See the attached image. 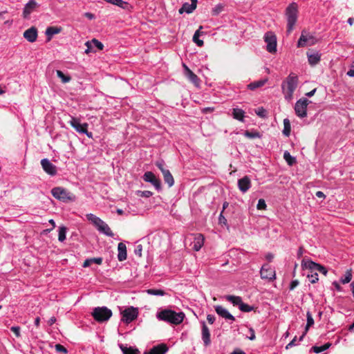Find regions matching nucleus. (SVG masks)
Here are the masks:
<instances>
[{
    "label": "nucleus",
    "instance_id": "nucleus-1",
    "mask_svg": "<svg viewBox=\"0 0 354 354\" xmlns=\"http://www.w3.org/2000/svg\"><path fill=\"white\" fill-rule=\"evenodd\" d=\"M298 76L293 73H291L282 82L281 88L286 100H292L293 93L298 86Z\"/></svg>",
    "mask_w": 354,
    "mask_h": 354
},
{
    "label": "nucleus",
    "instance_id": "nucleus-2",
    "mask_svg": "<svg viewBox=\"0 0 354 354\" xmlns=\"http://www.w3.org/2000/svg\"><path fill=\"white\" fill-rule=\"evenodd\" d=\"M157 318L160 320L178 325L183 322L185 314L182 312L176 313L172 310L165 309L157 314Z\"/></svg>",
    "mask_w": 354,
    "mask_h": 354
},
{
    "label": "nucleus",
    "instance_id": "nucleus-3",
    "mask_svg": "<svg viewBox=\"0 0 354 354\" xmlns=\"http://www.w3.org/2000/svg\"><path fill=\"white\" fill-rule=\"evenodd\" d=\"M286 15L287 17V32L290 34L297 22L298 17V6L296 3H290L286 9Z\"/></svg>",
    "mask_w": 354,
    "mask_h": 354
},
{
    "label": "nucleus",
    "instance_id": "nucleus-4",
    "mask_svg": "<svg viewBox=\"0 0 354 354\" xmlns=\"http://www.w3.org/2000/svg\"><path fill=\"white\" fill-rule=\"evenodd\" d=\"M94 319L100 323L108 321L112 316V311L107 307H96L91 313Z\"/></svg>",
    "mask_w": 354,
    "mask_h": 354
},
{
    "label": "nucleus",
    "instance_id": "nucleus-5",
    "mask_svg": "<svg viewBox=\"0 0 354 354\" xmlns=\"http://www.w3.org/2000/svg\"><path fill=\"white\" fill-rule=\"evenodd\" d=\"M51 194L55 198L63 202L74 201L75 200V195L63 187H54L51 190Z\"/></svg>",
    "mask_w": 354,
    "mask_h": 354
},
{
    "label": "nucleus",
    "instance_id": "nucleus-6",
    "mask_svg": "<svg viewBox=\"0 0 354 354\" xmlns=\"http://www.w3.org/2000/svg\"><path fill=\"white\" fill-rule=\"evenodd\" d=\"M71 126L75 129L80 133H85L88 138L92 137V133L88 131V124L80 122V120L77 118L71 117V120L68 122Z\"/></svg>",
    "mask_w": 354,
    "mask_h": 354
},
{
    "label": "nucleus",
    "instance_id": "nucleus-7",
    "mask_svg": "<svg viewBox=\"0 0 354 354\" xmlns=\"http://www.w3.org/2000/svg\"><path fill=\"white\" fill-rule=\"evenodd\" d=\"M310 102L306 98L299 99L295 104V111L296 115L299 118H304L307 115V106Z\"/></svg>",
    "mask_w": 354,
    "mask_h": 354
},
{
    "label": "nucleus",
    "instance_id": "nucleus-8",
    "mask_svg": "<svg viewBox=\"0 0 354 354\" xmlns=\"http://www.w3.org/2000/svg\"><path fill=\"white\" fill-rule=\"evenodd\" d=\"M317 41V39L313 35L308 34L306 30H303L297 42V47L312 46L316 44Z\"/></svg>",
    "mask_w": 354,
    "mask_h": 354
},
{
    "label": "nucleus",
    "instance_id": "nucleus-9",
    "mask_svg": "<svg viewBox=\"0 0 354 354\" xmlns=\"http://www.w3.org/2000/svg\"><path fill=\"white\" fill-rule=\"evenodd\" d=\"M122 315V321L126 324H129L138 317V308L131 306L124 310Z\"/></svg>",
    "mask_w": 354,
    "mask_h": 354
},
{
    "label": "nucleus",
    "instance_id": "nucleus-10",
    "mask_svg": "<svg viewBox=\"0 0 354 354\" xmlns=\"http://www.w3.org/2000/svg\"><path fill=\"white\" fill-rule=\"evenodd\" d=\"M302 266L306 269H308L310 271V272H319L325 276L328 272L327 269L324 266L317 263H315L312 261H308L305 262L303 261Z\"/></svg>",
    "mask_w": 354,
    "mask_h": 354
},
{
    "label": "nucleus",
    "instance_id": "nucleus-11",
    "mask_svg": "<svg viewBox=\"0 0 354 354\" xmlns=\"http://www.w3.org/2000/svg\"><path fill=\"white\" fill-rule=\"evenodd\" d=\"M264 40L267 44V50L274 53L277 51V38L272 32H267L264 36Z\"/></svg>",
    "mask_w": 354,
    "mask_h": 354
},
{
    "label": "nucleus",
    "instance_id": "nucleus-12",
    "mask_svg": "<svg viewBox=\"0 0 354 354\" xmlns=\"http://www.w3.org/2000/svg\"><path fill=\"white\" fill-rule=\"evenodd\" d=\"M143 180L151 183L157 190H160L162 188L160 180L151 171L145 172L143 176Z\"/></svg>",
    "mask_w": 354,
    "mask_h": 354
},
{
    "label": "nucleus",
    "instance_id": "nucleus-13",
    "mask_svg": "<svg viewBox=\"0 0 354 354\" xmlns=\"http://www.w3.org/2000/svg\"><path fill=\"white\" fill-rule=\"evenodd\" d=\"M260 274L263 279L272 281L275 279V271L268 264L262 266Z\"/></svg>",
    "mask_w": 354,
    "mask_h": 354
},
{
    "label": "nucleus",
    "instance_id": "nucleus-14",
    "mask_svg": "<svg viewBox=\"0 0 354 354\" xmlns=\"http://www.w3.org/2000/svg\"><path fill=\"white\" fill-rule=\"evenodd\" d=\"M41 165L44 171L50 175L55 176L57 174V167L50 162L47 158H44L41 160Z\"/></svg>",
    "mask_w": 354,
    "mask_h": 354
},
{
    "label": "nucleus",
    "instance_id": "nucleus-15",
    "mask_svg": "<svg viewBox=\"0 0 354 354\" xmlns=\"http://www.w3.org/2000/svg\"><path fill=\"white\" fill-rule=\"evenodd\" d=\"M38 7L37 3L35 0H30L24 6L23 17L28 19L30 15Z\"/></svg>",
    "mask_w": 354,
    "mask_h": 354
},
{
    "label": "nucleus",
    "instance_id": "nucleus-16",
    "mask_svg": "<svg viewBox=\"0 0 354 354\" xmlns=\"http://www.w3.org/2000/svg\"><path fill=\"white\" fill-rule=\"evenodd\" d=\"M23 35L28 41L32 43L37 40L38 36L37 29L35 27L32 26L25 30Z\"/></svg>",
    "mask_w": 354,
    "mask_h": 354
},
{
    "label": "nucleus",
    "instance_id": "nucleus-17",
    "mask_svg": "<svg viewBox=\"0 0 354 354\" xmlns=\"http://www.w3.org/2000/svg\"><path fill=\"white\" fill-rule=\"evenodd\" d=\"M214 309L216 313L221 316V317L229 319L231 321H234L235 318L234 317L231 315L227 309H225L224 307L220 305H217L214 306Z\"/></svg>",
    "mask_w": 354,
    "mask_h": 354
},
{
    "label": "nucleus",
    "instance_id": "nucleus-18",
    "mask_svg": "<svg viewBox=\"0 0 354 354\" xmlns=\"http://www.w3.org/2000/svg\"><path fill=\"white\" fill-rule=\"evenodd\" d=\"M168 349L167 344L162 343L152 347L149 352H145L144 354H165Z\"/></svg>",
    "mask_w": 354,
    "mask_h": 354
},
{
    "label": "nucleus",
    "instance_id": "nucleus-19",
    "mask_svg": "<svg viewBox=\"0 0 354 354\" xmlns=\"http://www.w3.org/2000/svg\"><path fill=\"white\" fill-rule=\"evenodd\" d=\"M198 0H191V3H185L179 10V13L182 14L184 12L187 13H192L197 6Z\"/></svg>",
    "mask_w": 354,
    "mask_h": 354
},
{
    "label": "nucleus",
    "instance_id": "nucleus-20",
    "mask_svg": "<svg viewBox=\"0 0 354 354\" xmlns=\"http://www.w3.org/2000/svg\"><path fill=\"white\" fill-rule=\"evenodd\" d=\"M251 181L248 176H245L238 180L239 189L242 192H246L250 187Z\"/></svg>",
    "mask_w": 354,
    "mask_h": 354
},
{
    "label": "nucleus",
    "instance_id": "nucleus-21",
    "mask_svg": "<svg viewBox=\"0 0 354 354\" xmlns=\"http://www.w3.org/2000/svg\"><path fill=\"white\" fill-rule=\"evenodd\" d=\"M202 339L205 346H208L211 343L210 332L204 322L202 323Z\"/></svg>",
    "mask_w": 354,
    "mask_h": 354
},
{
    "label": "nucleus",
    "instance_id": "nucleus-22",
    "mask_svg": "<svg viewBox=\"0 0 354 354\" xmlns=\"http://www.w3.org/2000/svg\"><path fill=\"white\" fill-rule=\"evenodd\" d=\"M118 259L120 261H122L127 259V246L123 243H119L118 245Z\"/></svg>",
    "mask_w": 354,
    "mask_h": 354
},
{
    "label": "nucleus",
    "instance_id": "nucleus-23",
    "mask_svg": "<svg viewBox=\"0 0 354 354\" xmlns=\"http://www.w3.org/2000/svg\"><path fill=\"white\" fill-rule=\"evenodd\" d=\"M308 62L311 66L317 64L320 61L321 55L318 52H314L312 53H307Z\"/></svg>",
    "mask_w": 354,
    "mask_h": 354
},
{
    "label": "nucleus",
    "instance_id": "nucleus-24",
    "mask_svg": "<svg viewBox=\"0 0 354 354\" xmlns=\"http://www.w3.org/2000/svg\"><path fill=\"white\" fill-rule=\"evenodd\" d=\"M186 77L189 80L193 83L196 86H198L200 80L198 76L194 74L189 68H187V73H185Z\"/></svg>",
    "mask_w": 354,
    "mask_h": 354
},
{
    "label": "nucleus",
    "instance_id": "nucleus-25",
    "mask_svg": "<svg viewBox=\"0 0 354 354\" xmlns=\"http://www.w3.org/2000/svg\"><path fill=\"white\" fill-rule=\"evenodd\" d=\"M204 244V236L201 234H198L195 238L194 241V246L193 249L195 251H199L200 249Z\"/></svg>",
    "mask_w": 354,
    "mask_h": 354
},
{
    "label": "nucleus",
    "instance_id": "nucleus-26",
    "mask_svg": "<svg viewBox=\"0 0 354 354\" xmlns=\"http://www.w3.org/2000/svg\"><path fill=\"white\" fill-rule=\"evenodd\" d=\"M162 174L165 183H167L169 187L173 186L174 184V179L170 171L166 169L165 170H163Z\"/></svg>",
    "mask_w": 354,
    "mask_h": 354
},
{
    "label": "nucleus",
    "instance_id": "nucleus-27",
    "mask_svg": "<svg viewBox=\"0 0 354 354\" xmlns=\"http://www.w3.org/2000/svg\"><path fill=\"white\" fill-rule=\"evenodd\" d=\"M120 348L122 351L123 354H140V351L137 348L127 347L123 344H120Z\"/></svg>",
    "mask_w": 354,
    "mask_h": 354
},
{
    "label": "nucleus",
    "instance_id": "nucleus-28",
    "mask_svg": "<svg viewBox=\"0 0 354 354\" xmlns=\"http://www.w3.org/2000/svg\"><path fill=\"white\" fill-rule=\"evenodd\" d=\"M203 28V26H201L195 32L194 36H193V41L194 43L197 44V46L201 47L203 46L204 42L203 40L199 39V37L203 34V32H201V29Z\"/></svg>",
    "mask_w": 354,
    "mask_h": 354
},
{
    "label": "nucleus",
    "instance_id": "nucleus-29",
    "mask_svg": "<svg viewBox=\"0 0 354 354\" xmlns=\"http://www.w3.org/2000/svg\"><path fill=\"white\" fill-rule=\"evenodd\" d=\"M98 230L100 232H101L102 233L106 234L108 236L113 237L114 236V234L111 231V228L109 227V225L105 222H104L101 225V226L98 229Z\"/></svg>",
    "mask_w": 354,
    "mask_h": 354
},
{
    "label": "nucleus",
    "instance_id": "nucleus-30",
    "mask_svg": "<svg viewBox=\"0 0 354 354\" xmlns=\"http://www.w3.org/2000/svg\"><path fill=\"white\" fill-rule=\"evenodd\" d=\"M60 30V28L54 26L47 28V29L46 30V35L48 37V41H50L51 39V37L53 35L59 33Z\"/></svg>",
    "mask_w": 354,
    "mask_h": 354
},
{
    "label": "nucleus",
    "instance_id": "nucleus-31",
    "mask_svg": "<svg viewBox=\"0 0 354 354\" xmlns=\"http://www.w3.org/2000/svg\"><path fill=\"white\" fill-rule=\"evenodd\" d=\"M95 263L98 265H101L102 263V258H91L86 259L83 263V267L86 268L90 266L92 263Z\"/></svg>",
    "mask_w": 354,
    "mask_h": 354
},
{
    "label": "nucleus",
    "instance_id": "nucleus-32",
    "mask_svg": "<svg viewBox=\"0 0 354 354\" xmlns=\"http://www.w3.org/2000/svg\"><path fill=\"white\" fill-rule=\"evenodd\" d=\"M245 112L240 109H233L232 110V115L233 118L236 120L243 121L244 118Z\"/></svg>",
    "mask_w": 354,
    "mask_h": 354
},
{
    "label": "nucleus",
    "instance_id": "nucleus-33",
    "mask_svg": "<svg viewBox=\"0 0 354 354\" xmlns=\"http://www.w3.org/2000/svg\"><path fill=\"white\" fill-rule=\"evenodd\" d=\"M226 299L228 301H230L233 304L234 306H240L241 304L242 303L241 297L239 296H234V295H227L226 296Z\"/></svg>",
    "mask_w": 354,
    "mask_h": 354
},
{
    "label": "nucleus",
    "instance_id": "nucleus-34",
    "mask_svg": "<svg viewBox=\"0 0 354 354\" xmlns=\"http://www.w3.org/2000/svg\"><path fill=\"white\" fill-rule=\"evenodd\" d=\"M266 82H267L266 79L253 82H251L250 84H249L248 85V87L250 90H254L257 88L263 86L266 84Z\"/></svg>",
    "mask_w": 354,
    "mask_h": 354
},
{
    "label": "nucleus",
    "instance_id": "nucleus-35",
    "mask_svg": "<svg viewBox=\"0 0 354 354\" xmlns=\"http://www.w3.org/2000/svg\"><path fill=\"white\" fill-rule=\"evenodd\" d=\"M291 126L290 120L288 118L283 120V134L286 137H288L290 134Z\"/></svg>",
    "mask_w": 354,
    "mask_h": 354
},
{
    "label": "nucleus",
    "instance_id": "nucleus-36",
    "mask_svg": "<svg viewBox=\"0 0 354 354\" xmlns=\"http://www.w3.org/2000/svg\"><path fill=\"white\" fill-rule=\"evenodd\" d=\"M283 158L286 161L288 165L292 166L296 163V158L290 155V153L286 151L283 153Z\"/></svg>",
    "mask_w": 354,
    "mask_h": 354
},
{
    "label": "nucleus",
    "instance_id": "nucleus-37",
    "mask_svg": "<svg viewBox=\"0 0 354 354\" xmlns=\"http://www.w3.org/2000/svg\"><path fill=\"white\" fill-rule=\"evenodd\" d=\"M306 317H307V324H306L305 329H306V333H308L309 328L314 324V319H313L312 314L309 311H308L306 313Z\"/></svg>",
    "mask_w": 354,
    "mask_h": 354
},
{
    "label": "nucleus",
    "instance_id": "nucleus-38",
    "mask_svg": "<svg viewBox=\"0 0 354 354\" xmlns=\"http://www.w3.org/2000/svg\"><path fill=\"white\" fill-rule=\"evenodd\" d=\"M147 292L149 295H156V296H163L166 294L163 290L153 289V288L147 290Z\"/></svg>",
    "mask_w": 354,
    "mask_h": 354
},
{
    "label": "nucleus",
    "instance_id": "nucleus-39",
    "mask_svg": "<svg viewBox=\"0 0 354 354\" xmlns=\"http://www.w3.org/2000/svg\"><path fill=\"white\" fill-rule=\"evenodd\" d=\"M56 73L57 75L62 80L63 83H68L71 80L70 76L64 75V73L59 70H57Z\"/></svg>",
    "mask_w": 354,
    "mask_h": 354
},
{
    "label": "nucleus",
    "instance_id": "nucleus-40",
    "mask_svg": "<svg viewBox=\"0 0 354 354\" xmlns=\"http://www.w3.org/2000/svg\"><path fill=\"white\" fill-rule=\"evenodd\" d=\"M66 227L64 226L60 227L59 230L58 240L61 242L66 239Z\"/></svg>",
    "mask_w": 354,
    "mask_h": 354
},
{
    "label": "nucleus",
    "instance_id": "nucleus-41",
    "mask_svg": "<svg viewBox=\"0 0 354 354\" xmlns=\"http://www.w3.org/2000/svg\"><path fill=\"white\" fill-rule=\"evenodd\" d=\"M244 135L245 137L252 139L256 138H260L261 134L259 132L254 131H245L244 133Z\"/></svg>",
    "mask_w": 354,
    "mask_h": 354
},
{
    "label": "nucleus",
    "instance_id": "nucleus-42",
    "mask_svg": "<svg viewBox=\"0 0 354 354\" xmlns=\"http://www.w3.org/2000/svg\"><path fill=\"white\" fill-rule=\"evenodd\" d=\"M256 114L261 118H265L267 117V111L263 107H259L255 109Z\"/></svg>",
    "mask_w": 354,
    "mask_h": 354
},
{
    "label": "nucleus",
    "instance_id": "nucleus-43",
    "mask_svg": "<svg viewBox=\"0 0 354 354\" xmlns=\"http://www.w3.org/2000/svg\"><path fill=\"white\" fill-rule=\"evenodd\" d=\"M352 279V274L351 270H347L344 274V277L341 279V282L344 284L349 283Z\"/></svg>",
    "mask_w": 354,
    "mask_h": 354
},
{
    "label": "nucleus",
    "instance_id": "nucleus-44",
    "mask_svg": "<svg viewBox=\"0 0 354 354\" xmlns=\"http://www.w3.org/2000/svg\"><path fill=\"white\" fill-rule=\"evenodd\" d=\"M307 277L309 279L310 283H315L319 280L318 274L317 272H310V274H308Z\"/></svg>",
    "mask_w": 354,
    "mask_h": 354
},
{
    "label": "nucleus",
    "instance_id": "nucleus-45",
    "mask_svg": "<svg viewBox=\"0 0 354 354\" xmlns=\"http://www.w3.org/2000/svg\"><path fill=\"white\" fill-rule=\"evenodd\" d=\"M223 10V6L222 4L216 5L212 10V15H218Z\"/></svg>",
    "mask_w": 354,
    "mask_h": 354
},
{
    "label": "nucleus",
    "instance_id": "nucleus-46",
    "mask_svg": "<svg viewBox=\"0 0 354 354\" xmlns=\"http://www.w3.org/2000/svg\"><path fill=\"white\" fill-rule=\"evenodd\" d=\"M239 309L243 312H250L252 310L253 307L242 301L239 306Z\"/></svg>",
    "mask_w": 354,
    "mask_h": 354
},
{
    "label": "nucleus",
    "instance_id": "nucleus-47",
    "mask_svg": "<svg viewBox=\"0 0 354 354\" xmlns=\"http://www.w3.org/2000/svg\"><path fill=\"white\" fill-rule=\"evenodd\" d=\"M55 349L57 353H62L64 354H66L68 353V350L64 346L59 344H57L55 345Z\"/></svg>",
    "mask_w": 354,
    "mask_h": 354
},
{
    "label": "nucleus",
    "instance_id": "nucleus-48",
    "mask_svg": "<svg viewBox=\"0 0 354 354\" xmlns=\"http://www.w3.org/2000/svg\"><path fill=\"white\" fill-rule=\"evenodd\" d=\"M267 207V205L264 199H259L258 201V204L257 205V208L259 210H265Z\"/></svg>",
    "mask_w": 354,
    "mask_h": 354
},
{
    "label": "nucleus",
    "instance_id": "nucleus-49",
    "mask_svg": "<svg viewBox=\"0 0 354 354\" xmlns=\"http://www.w3.org/2000/svg\"><path fill=\"white\" fill-rule=\"evenodd\" d=\"M118 1H120V2H115L114 5H116L118 6H119L123 9H126V10H128L129 8V7H131L127 2L123 1L122 0H118Z\"/></svg>",
    "mask_w": 354,
    "mask_h": 354
},
{
    "label": "nucleus",
    "instance_id": "nucleus-50",
    "mask_svg": "<svg viewBox=\"0 0 354 354\" xmlns=\"http://www.w3.org/2000/svg\"><path fill=\"white\" fill-rule=\"evenodd\" d=\"M85 45L86 46V49L85 50V53L88 54L89 53L93 51V45L91 41H88L86 42Z\"/></svg>",
    "mask_w": 354,
    "mask_h": 354
},
{
    "label": "nucleus",
    "instance_id": "nucleus-51",
    "mask_svg": "<svg viewBox=\"0 0 354 354\" xmlns=\"http://www.w3.org/2000/svg\"><path fill=\"white\" fill-rule=\"evenodd\" d=\"M92 43H93V45L96 47L97 48H98L99 50H102L103 48H104V45L102 44V42L99 41L97 39H92Z\"/></svg>",
    "mask_w": 354,
    "mask_h": 354
},
{
    "label": "nucleus",
    "instance_id": "nucleus-52",
    "mask_svg": "<svg viewBox=\"0 0 354 354\" xmlns=\"http://www.w3.org/2000/svg\"><path fill=\"white\" fill-rule=\"evenodd\" d=\"M138 193L140 196L146 197V198H149V197L151 196L153 194L152 192L150 191H138Z\"/></svg>",
    "mask_w": 354,
    "mask_h": 354
},
{
    "label": "nucleus",
    "instance_id": "nucleus-53",
    "mask_svg": "<svg viewBox=\"0 0 354 354\" xmlns=\"http://www.w3.org/2000/svg\"><path fill=\"white\" fill-rule=\"evenodd\" d=\"M20 327L19 326H12L10 328V330L12 332L14 333V334L16 335V337H19L21 336L20 334Z\"/></svg>",
    "mask_w": 354,
    "mask_h": 354
},
{
    "label": "nucleus",
    "instance_id": "nucleus-54",
    "mask_svg": "<svg viewBox=\"0 0 354 354\" xmlns=\"http://www.w3.org/2000/svg\"><path fill=\"white\" fill-rule=\"evenodd\" d=\"M310 352H313L315 353H319L323 352L322 346H313L311 347Z\"/></svg>",
    "mask_w": 354,
    "mask_h": 354
},
{
    "label": "nucleus",
    "instance_id": "nucleus-55",
    "mask_svg": "<svg viewBox=\"0 0 354 354\" xmlns=\"http://www.w3.org/2000/svg\"><path fill=\"white\" fill-rule=\"evenodd\" d=\"M86 218L89 221L94 223L95 221H97L98 217L93 214H86Z\"/></svg>",
    "mask_w": 354,
    "mask_h": 354
},
{
    "label": "nucleus",
    "instance_id": "nucleus-56",
    "mask_svg": "<svg viewBox=\"0 0 354 354\" xmlns=\"http://www.w3.org/2000/svg\"><path fill=\"white\" fill-rule=\"evenodd\" d=\"M156 166L161 171V172L163 171V170H165L166 169L164 168V162L163 161H158L156 162Z\"/></svg>",
    "mask_w": 354,
    "mask_h": 354
},
{
    "label": "nucleus",
    "instance_id": "nucleus-57",
    "mask_svg": "<svg viewBox=\"0 0 354 354\" xmlns=\"http://www.w3.org/2000/svg\"><path fill=\"white\" fill-rule=\"evenodd\" d=\"M249 332L250 333V335L248 337V338L250 340H254L256 339L254 330L252 328H249Z\"/></svg>",
    "mask_w": 354,
    "mask_h": 354
},
{
    "label": "nucleus",
    "instance_id": "nucleus-58",
    "mask_svg": "<svg viewBox=\"0 0 354 354\" xmlns=\"http://www.w3.org/2000/svg\"><path fill=\"white\" fill-rule=\"evenodd\" d=\"M207 320L209 322V324H212L215 321V317L212 315H207Z\"/></svg>",
    "mask_w": 354,
    "mask_h": 354
},
{
    "label": "nucleus",
    "instance_id": "nucleus-59",
    "mask_svg": "<svg viewBox=\"0 0 354 354\" xmlns=\"http://www.w3.org/2000/svg\"><path fill=\"white\" fill-rule=\"evenodd\" d=\"M103 223H104V221L98 217L97 218V221H95L93 224L95 225V226L97 227V228L98 230Z\"/></svg>",
    "mask_w": 354,
    "mask_h": 354
},
{
    "label": "nucleus",
    "instance_id": "nucleus-60",
    "mask_svg": "<svg viewBox=\"0 0 354 354\" xmlns=\"http://www.w3.org/2000/svg\"><path fill=\"white\" fill-rule=\"evenodd\" d=\"M219 223L220 224L226 225L227 219L223 216L222 213H221L219 216Z\"/></svg>",
    "mask_w": 354,
    "mask_h": 354
},
{
    "label": "nucleus",
    "instance_id": "nucleus-61",
    "mask_svg": "<svg viewBox=\"0 0 354 354\" xmlns=\"http://www.w3.org/2000/svg\"><path fill=\"white\" fill-rule=\"evenodd\" d=\"M299 284V281L297 280H294L291 282L290 285V289L293 290L295 288H296Z\"/></svg>",
    "mask_w": 354,
    "mask_h": 354
},
{
    "label": "nucleus",
    "instance_id": "nucleus-62",
    "mask_svg": "<svg viewBox=\"0 0 354 354\" xmlns=\"http://www.w3.org/2000/svg\"><path fill=\"white\" fill-rule=\"evenodd\" d=\"M297 340V337L295 336L293 339L289 343L287 344L286 348V349H288L290 347H292L295 344V342Z\"/></svg>",
    "mask_w": 354,
    "mask_h": 354
},
{
    "label": "nucleus",
    "instance_id": "nucleus-63",
    "mask_svg": "<svg viewBox=\"0 0 354 354\" xmlns=\"http://www.w3.org/2000/svg\"><path fill=\"white\" fill-rule=\"evenodd\" d=\"M346 74L350 77H354V65L352 66V68L347 72Z\"/></svg>",
    "mask_w": 354,
    "mask_h": 354
},
{
    "label": "nucleus",
    "instance_id": "nucleus-64",
    "mask_svg": "<svg viewBox=\"0 0 354 354\" xmlns=\"http://www.w3.org/2000/svg\"><path fill=\"white\" fill-rule=\"evenodd\" d=\"M231 354H245V353L239 348H236Z\"/></svg>",
    "mask_w": 354,
    "mask_h": 354
}]
</instances>
